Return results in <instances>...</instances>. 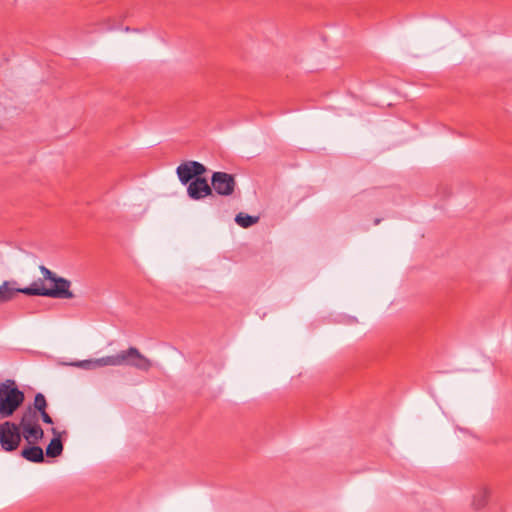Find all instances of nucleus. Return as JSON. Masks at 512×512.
<instances>
[{"instance_id":"39448f33","label":"nucleus","mask_w":512,"mask_h":512,"mask_svg":"<svg viewBox=\"0 0 512 512\" xmlns=\"http://www.w3.org/2000/svg\"><path fill=\"white\" fill-rule=\"evenodd\" d=\"M205 172L206 167L197 161H188L182 163L176 169L177 176L183 185L190 183Z\"/></svg>"},{"instance_id":"423d86ee","label":"nucleus","mask_w":512,"mask_h":512,"mask_svg":"<svg viewBox=\"0 0 512 512\" xmlns=\"http://www.w3.org/2000/svg\"><path fill=\"white\" fill-rule=\"evenodd\" d=\"M20 441V428L14 423H2V449L13 451L19 446Z\"/></svg>"},{"instance_id":"9b49d317","label":"nucleus","mask_w":512,"mask_h":512,"mask_svg":"<svg viewBox=\"0 0 512 512\" xmlns=\"http://www.w3.org/2000/svg\"><path fill=\"white\" fill-rule=\"evenodd\" d=\"M21 456L27 461L41 463L44 461V453L40 446L33 444L22 449Z\"/></svg>"},{"instance_id":"6e6552de","label":"nucleus","mask_w":512,"mask_h":512,"mask_svg":"<svg viewBox=\"0 0 512 512\" xmlns=\"http://www.w3.org/2000/svg\"><path fill=\"white\" fill-rule=\"evenodd\" d=\"M126 354V365L133 366L142 371H148L151 368L152 362L144 355H142L137 348L130 347L129 349L126 350Z\"/></svg>"},{"instance_id":"7ed1b4c3","label":"nucleus","mask_w":512,"mask_h":512,"mask_svg":"<svg viewBox=\"0 0 512 512\" xmlns=\"http://www.w3.org/2000/svg\"><path fill=\"white\" fill-rule=\"evenodd\" d=\"M20 427L22 429L21 435L29 444H36L44 437L43 429L30 414L23 415Z\"/></svg>"},{"instance_id":"4468645a","label":"nucleus","mask_w":512,"mask_h":512,"mask_svg":"<svg viewBox=\"0 0 512 512\" xmlns=\"http://www.w3.org/2000/svg\"><path fill=\"white\" fill-rule=\"evenodd\" d=\"M78 366L83 367V368L104 367V366H107L106 357H101L96 360H84V361L79 362Z\"/></svg>"},{"instance_id":"f03ea898","label":"nucleus","mask_w":512,"mask_h":512,"mask_svg":"<svg viewBox=\"0 0 512 512\" xmlns=\"http://www.w3.org/2000/svg\"><path fill=\"white\" fill-rule=\"evenodd\" d=\"M24 392L21 391L14 380L7 379L2 382V418L9 417L23 404Z\"/></svg>"},{"instance_id":"f8f14e48","label":"nucleus","mask_w":512,"mask_h":512,"mask_svg":"<svg viewBox=\"0 0 512 512\" xmlns=\"http://www.w3.org/2000/svg\"><path fill=\"white\" fill-rule=\"evenodd\" d=\"M258 220L259 217L245 214L243 212L238 213L235 217V222L242 228H249L256 224Z\"/></svg>"},{"instance_id":"f257e3e1","label":"nucleus","mask_w":512,"mask_h":512,"mask_svg":"<svg viewBox=\"0 0 512 512\" xmlns=\"http://www.w3.org/2000/svg\"><path fill=\"white\" fill-rule=\"evenodd\" d=\"M53 283V288L38 287L36 282L29 287L18 288L15 287V282L4 281L2 282V301L11 299L14 293L45 296L56 299L74 298V294L70 290L71 282L68 279L58 276Z\"/></svg>"},{"instance_id":"1a4fd4ad","label":"nucleus","mask_w":512,"mask_h":512,"mask_svg":"<svg viewBox=\"0 0 512 512\" xmlns=\"http://www.w3.org/2000/svg\"><path fill=\"white\" fill-rule=\"evenodd\" d=\"M490 496V489L486 485H479L472 495L471 505L475 510L484 508Z\"/></svg>"},{"instance_id":"a211bd4d","label":"nucleus","mask_w":512,"mask_h":512,"mask_svg":"<svg viewBox=\"0 0 512 512\" xmlns=\"http://www.w3.org/2000/svg\"><path fill=\"white\" fill-rule=\"evenodd\" d=\"M379 222H380V219H378V218H377V219H375V221H374V223H375L376 225H377V224H379Z\"/></svg>"},{"instance_id":"dca6fc26","label":"nucleus","mask_w":512,"mask_h":512,"mask_svg":"<svg viewBox=\"0 0 512 512\" xmlns=\"http://www.w3.org/2000/svg\"><path fill=\"white\" fill-rule=\"evenodd\" d=\"M39 270L42 273L44 279L49 280L51 282H54L55 279L58 277L54 272H52L50 269H48L44 265H40Z\"/></svg>"},{"instance_id":"ddd939ff","label":"nucleus","mask_w":512,"mask_h":512,"mask_svg":"<svg viewBox=\"0 0 512 512\" xmlns=\"http://www.w3.org/2000/svg\"><path fill=\"white\" fill-rule=\"evenodd\" d=\"M107 366H121L127 361L126 350L120 351L116 355L105 356Z\"/></svg>"},{"instance_id":"0eeeda50","label":"nucleus","mask_w":512,"mask_h":512,"mask_svg":"<svg viewBox=\"0 0 512 512\" xmlns=\"http://www.w3.org/2000/svg\"><path fill=\"white\" fill-rule=\"evenodd\" d=\"M188 184L187 194L193 200H200L212 194V188L205 178L197 177Z\"/></svg>"},{"instance_id":"20e7f679","label":"nucleus","mask_w":512,"mask_h":512,"mask_svg":"<svg viewBox=\"0 0 512 512\" xmlns=\"http://www.w3.org/2000/svg\"><path fill=\"white\" fill-rule=\"evenodd\" d=\"M211 185L218 195L230 196L234 193L236 181L233 175L218 171L212 174Z\"/></svg>"},{"instance_id":"f3484780","label":"nucleus","mask_w":512,"mask_h":512,"mask_svg":"<svg viewBox=\"0 0 512 512\" xmlns=\"http://www.w3.org/2000/svg\"><path fill=\"white\" fill-rule=\"evenodd\" d=\"M40 413V416H41V419L44 423L46 424H52L53 423V420L52 418L50 417V415L46 412V410L42 411V412H39Z\"/></svg>"},{"instance_id":"2eb2a0df","label":"nucleus","mask_w":512,"mask_h":512,"mask_svg":"<svg viewBox=\"0 0 512 512\" xmlns=\"http://www.w3.org/2000/svg\"><path fill=\"white\" fill-rule=\"evenodd\" d=\"M34 407L38 412L46 410L47 401L42 393H37L34 398Z\"/></svg>"},{"instance_id":"9d476101","label":"nucleus","mask_w":512,"mask_h":512,"mask_svg":"<svg viewBox=\"0 0 512 512\" xmlns=\"http://www.w3.org/2000/svg\"><path fill=\"white\" fill-rule=\"evenodd\" d=\"M51 432L53 433L54 437L51 439L50 443L46 447V455L48 457L55 458L62 454L63 444L60 439V432L55 428H52Z\"/></svg>"}]
</instances>
